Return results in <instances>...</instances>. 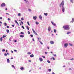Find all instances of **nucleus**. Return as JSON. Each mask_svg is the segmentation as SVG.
<instances>
[{"label":"nucleus","instance_id":"f257e3e1","mask_svg":"<svg viewBox=\"0 0 74 74\" xmlns=\"http://www.w3.org/2000/svg\"><path fill=\"white\" fill-rule=\"evenodd\" d=\"M64 1H62V2L61 3L60 5V7H62V12H64L65 10L64 7Z\"/></svg>","mask_w":74,"mask_h":74},{"label":"nucleus","instance_id":"f03ea898","mask_svg":"<svg viewBox=\"0 0 74 74\" xmlns=\"http://www.w3.org/2000/svg\"><path fill=\"white\" fill-rule=\"evenodd\" d=\"M63 28H64V29L66 30H67L70 29V28L69 27V25L64 26L63 27Z\"/></svg>","mask_w":74,"mask_h":74},{"label":"nucleus","instance_id":"7ed1b4c3","mask_svg":"<svg viewBox=\"0 0 74 74\" xmlns=\"http://www.w3.org/2000/svg\"><path fill=\"white\" fill-rule=\"evenodd\" d=\"M32 30L33 31V33H34V34H35L36 35V36H37V33L35 32V31H34V29H32Z\"/></svg>","mask_w":74,"mask_h":74},{"label":"nucleus","instance_id":"20e7f679","mask_svg":"<svg viewBox=\"0 0 74 74\" xmlns=\"http://www.w3.org/2000/svg\"><path fill=\"white\" fill-rule=\"evenodd\" d=\"M1 6L2 7H5V4L3 3L1 4Z\"/></svg>","mask_w":74,"mask_h":74},{"label":"nucleus","instance_id":"39448f33","mask_svg":"<svg viewBox=\"0 0 74 74\" xmlns=\"http://www.w3.org/2000/svg\"><path fill=\"white\" fill-rule=\"evenodd\" d=\"M47 30L48 32H50L51 30V27H50V26L48 28Z\"/></svg>","mask_w":74,"mask_h":74},{"label":"nucleus","instance_id":"423d86ee","mask_svg":"<svg viewBox=\"0 0 74 74\" xmlns=\"http://www.w3.org/2000/svg\"><path fill=\"white\" fill-rule=\"evenodd\" d=\"M33 18L34 20H36V19H37V16H33Z\"/></svg>","mask_w":74,"mask_h":74},{"label":"nucleus","instance_id":"0eeeda50","mask_svg":"<svg viewBox=\"0 0 74 74\" xmlns=\"http://www.w3.org/2000/svg\"><path fill=\"white\" fill-rule=\"evenodd\" d=\"M68 46V44L65 43L64 45V47H65L66 48H67V46Z\"/></svg>","mask_w":74,"mask_h":74},{"label":"nucleus","instance_id":"6e6552de","mask_svg":"<svg viewBox=\"0 0 74 74\" xmlns=\"http://www.w3.org/2000/svg\"><path fill=\"white\" fill-rule=\"evenodd\" d=\"M51 23H52V25L53 26H56V24H55V23H54L52 21H51Z\"/></svg>","mask_w":74,"mask_h":74},{"label":"nucleus","instance_id":"1a4fd4ad","mask_svg":"<svg viewBox=\"0 0 74 74\" xmlns=\"http://www.w3.org/2000/svg\"><path fill=\"white\" fill-rule=\"evenodd\" d=\"M39 60L40 62H42L43 60L41 58H39Z\"/></svg>","mask_w":74,"mask_h":74},{"label":"nucleus","instance_id":"9d476101","mask_svg":"<svg viewBox=\"0 0 74 74\" xmlns=\"http://www.w3.org/2000/svg\"><path fill=\"white\" fill-rule=\"evenodd\" d=\"M20 69L21 70L23 71L24 70V68L23 67H21L20 68Z\"/></svg>","mask_w":74,"mask_h":74},{"label":"nucleus","instance_id":"9b49d317","mask_svg":"<svg viewBox=\"0 0 74 74\" xmlns=\"http://www.w3.org/2000/svg\"><path fill=\"white\" fill-rule=\"evenodd\" d=\"M15 22L16 23L18 26H19V23H18L17 21L15 20Z\"/></svg>","mask_w":74,"mask_h":74},{"label":"nucleus","instance_id":"f8f14e48","mask_svg":"<svg viewBox=\"0 0 74 74\" xmlns=\"http://www.w3.org/2000/svg\"><path fill=\"white\" fill-rule=\"evenodd\" d=\"M50 43L51 44H54V42H53V41H50Z\"/></svg>","mask_w":74,"mask_h":74},{"label":"nucleus","instance_id":"ddd939ff","mask_svg":"<svg viewBox=\"0 0 74 74\" xmlns=\"http://www.w3.org/2000/svg\"><path fill=\"white\" fill-rule=\"evenodd\" d=\"M6 36H7V35H3L2 37V38H4V37H5Z\"/></svg>","mask_w":74,"mask_h":74},{"label":"nucleus","instance_id":"4468645a","mask_svg":"<svg viewBox=\"0 0 74 74\" xmlns=\"http://www.w3.org/2000/svg\"><path fill=\"white\" fill-rule=\"evenodd\" d=\"M7 63H10V60L8 58L7 59Z\"/></svg>","mask_w":74,"mask_h":74},{"label":"nucleus","instance_id":"2eb2a0df","mask_svg":"<svg viewBox=\"0 0 74 74\" xmlns=\"http://www.w3.org/2000/svg\"><path fill=\"white\" fill-rule=\"evenodd\" d=\"M30 57H31L32 58H33V57H34V55H33V54L31 55L30 56Z\"/></svg>","mask_w":74,"mask_h":74},{"label":"nucleus","instance_id":"dca6fc26","mask_svg":"<svg viewBox=\"0 0 74 74\" xmlns=\"http://www.w3.org/2000/svg\"><path fill=\"white\" fill-rule=\"evenodd\" d=\"M74 18H72V22L73 23V22H74Z\"/></svg>","mask_w":74,"mask_h":74},{"label":"nucleus","instance_id":"f3484780","mask_svg":"<svg viewBox=\"0 0 74 74\" xmlns=\"http://www.w3.org/2000/svg\"><path fill=\"white\" fill-rule=\"evenodd\" d=\"M39 18L40 19H42V16H41V15H40L39 16Z\"/></svg>","mask_w":74,"mask_h":74},{"label":"nucleus","instance_id":"a211bd4d","mask_svg":"<svg viewBox=\"0 0 74 74\" xmlns=\"http://www.w3.org/2000/svg\"><path fill=\"white\" fill-rule=\"evenodd\" d=\"M1 41H3V37H1L0 38Z\"/></svg>","mask_w":74,"mask_h":74},{"label":"nucleus","instance_id":"6ab92c4d","mask_svg":"<svg viewBox=\"0 0 74 74\" xmlns=\"http://www.w3.org/2000/svg\"><path fill=\"white\" fill-rule=\"evenodd\" d=\"M26 28H27V30H29V27H28V26H26Z\"/></svg>","mask_w":74,"mask_h":74},{"label":"nucleus","instance_id":"aec40b11","mask_svg":"<svg viewBox=\"0 0 74 74\" xmlns=\"http://www.w3.org/2000/svg\"><path fill=\"white\" fill-rule=\"evenodd\" d=\"M44 14L45 15V16H47L48 15V14L47 13H44Z\"/></svg>","mask_w":74,"mask_h":74},{"label":"nucleus","instance_id":"412c9836","mask_svg":"<svg viewBox=\"0 0 74 74\" xmlns=\"http://www.w3.org/2000/svg\"><path fill=\"white\" fill-rule=\"evenodd\" d=\"M70 33H71V32H68L66 34H70Z\"/></svg>","mask_w":74,"mask_h":74},{"label":"nucleus","instance_id":"4be33fe9","mask_svg":"<svg viewBox=\"0 0 74 74\" xmlns=\"http://www.w3.org/2000/svg\"><path fill=\"white\" fill-rule=\"evenodd\" d=\"M20 37H22V38L24 37V36H23V35H20Z\"/></svg>","mask_w":74,"mask_h":74},{"label":"nucleus","instance_id":"5701e85b","mask_svg":"<svg viewBox=\"0 0 74 74\" xmlns=\"http://www.w3.org/2000/svg\"><path fill=\"white\" fill-rule=\"evenodd\" d=\"M36 25H38V24H39V23H38V22L37 21L36 22Z\"/></svg>","mask_w":74,"mask_h":74},{"label":"nucleus","instance_id":"b1692460","mask_svg":"<svg viewBox=\"0 0 74 74\" xmlns=\"http://www.w3.org/2000/svg\"><path fill=\"white\" fill-rule=\"evenodd\" d=\"M27 23L28 26H30V24H29V22L27 21Z\"/></svg>","mask_w":74,"mask_h":74},{"label":"nucleus","instance_id":"393cba45","mask_svg":"<svg viewBox=\"0 0 74 74\" xmlns=\"http://www.w3.org/2000/svg\"><path fill=\"white\" fill-rule=\"evenodd\" d=\"M21 21H23L24 20V18H21Z\"/></svg>","mask_w":74,"mask_h":74},{"label":"nucleus","instance_id":"a878e982","mask_svg":"<svg viewBox=\"0 0 74 74\" xmlns=\"http://www.w3.org/2000/svg\"><path fill=\"white\" fill-rule=\"evenodd\" d=\"M73 1L74 0H71V2L72 3H73Z\"/></svg>","mask_w":74,"mask_h":74},{"label":"nucleus","instance_id":"bb28decb","mask_svg":"<svg viewBox=\"0 0 74 74\" xmlns=\"http://www.w3.org/2000/svg\"><path fill=\"white\" fill-rule=\"evenodd\" d=\"M20 34H24V33L23 32H21Z\"/></svg>","mask_w":74,"mask_h":74},{"label":"nucleus","instance_id":"cd10ccee","mask_svg":"<svg viewBox=\"0 0 74 74\" xmlns=\"http://www.w3.org/2000/svg\"><path fill=\"white\" fill-rule=\"evenodd\" d=\"M12 67H13L14 68V69H15V66H14L13 65H12Z\"/></svg>","mask_w":74,"mask_h":74},{"label":"nucleus","instance_id":"c85d7f7f","mask_svg":"<svg viewBox=\"0 0 74 74\" xmlns=\"http://www.w3.org/2000/svg\"><path fill=\"white\" fill-rule=\"evenodd\" d=\"M52 59H53V60H55V58H54V57H52Z\"/></svg>","mask_w":74,"mask_h":74},{"label":"nucleus","instance_id":"c756f323","mask_svg":"<svg viewBox=\"0 0 74 74\" xmlns=\"http://www.w3.org/2000/svg\"><path fill=\"white\" fill-rule=\"evenodd\" d=\"M18 16H21V13H18Z\"/></svg>","mask_w":74,"mask_h":74},{"label":"nucleus","instance_id":"7c9ffc66","mask_svg":"<svg viewBox=\"0 0 74 74\" xmlns=\"http://www.w3.org/2000/svg\"><path fill=\"white\" fill-rule=\"evenodd\" d=\"M47 62H48V63H51V62L49 60H47Z\"/></svg>","mask_w":74,"mask_h":74},{"label":"nucleus","instance_id":"2f4dec72","mask_svg":"<svg viewBox=\"0 0 74 74\" xmlns=\"http://www.w3.org/2000/svg\"><path fill=\"white\" fill-rule=\"evenodd\" d=\"M6 31H7V33H8L9 32V30H8V29Z\"/></svg>","mask_w":74,"mask_h":74},{"label":"nucleus","instance_id":"473e14b6","mask_svg":"<svg viewBox=\"0 0 74 74\" xmlns=\"http://www.w3.org/2000/svg\"><path fill=\"white\" fill-rule=\"evenodd\" d=\"M54 33H56V29H54Z\"/></svg>","mask_w":74,"mask_h":74},{"label":"nucleus","instance_id":"72a5a7b5","mask_svg":"<svg viewBox=\"0 0 74 74\" xmlns=\"http://www.w3.org/2000/svg\"><path fill=\"white\" fill-rule=\"evenodd\" d=\"M21 27H22V28H23V29H25V27H23V26H21Z\"/></svg>","mask_w":74,"mask_h":74},{"label":"nucleus","instance_id":"f704fd0d","mask_svg":"<svg viewBox=\"0 0 74 74\" xmlns=\"http://www.w3.org/2000/svg\"><path fill=\"white\" fill-rule=\"evenodd\" d=\"M27 53L28 55H30V54H31L30 52H28Z\"/></svg>","mask_w":74,"mask_h":74},{"label":"nucleus","instance_id":"c9c22d12","mask_svg":"<svg viewBox=\"0 0 74 74\" xmlns=\"http://www.w3.org/2000/svg\"><path fill=\"white\" fill-rule=\"evenodd\" d=\"M4 25L5 26H7V23H4Z\"/></svg>","mask_w":74,"mask_h":74},{"label":"nucleus","instance_id":"e433bc0d","mask_svg":"<svg viewBox=\"0 0 74 74\" xmlns=\"http://www.w3.org/2000/svg\"><path fill=\"white\" fill-rule=\"evenodd\" d=\"M48 71H51V69H48Z\"/></svg>","mask_w":74,"mask_h":74},{"label":"nucleus","instance_id":"4c0bfd02","mask_svg":"<svg viewBox=\"0 0 74 74\" xmlns=\"http://www.w3.org/2000/svg\"><path fill=\"white\" fill-rule=\"evenodd\" d=\"M4 55L5 56H7V53H5Z\"/></svg>","mask_w":74,"mask_h":74},{"label":"nucleus","instance_id":"58836bf2","mask_svg":"<svg viewBox=\"0 0 74 74\" xmlns=\"http://www.w3.org/2000/svg\"><path fill=\"white\" fill-rule=\"evenodd\" d=\"M28 10H29V11H30V12L32 11V10H31V9H28Z\"/></svg>","mask_w":74,"mask_h":74},{"label":"nucleus","instance_id":"ea45409f","mask_svg":"<svg viewBox=\"0 0 74 74\" xmlns=\"http://www.w3.org/2000/svg\"><path fill=\"white\" fill-rule=\"evenodd\" d=\"M69 44L70 46H72L73 45V44H71V43H69Z\"/></svg>","mask_w":74,"mask_h":74},{"label":"nucleus","instance_id":"a19ab883","mask_svg":"<svg viewBox=\"0 0 74 74\" xmlns=\"http://www.w3.org/2000/svg\"><path fill=\"white\" fill-rule=\"evenodd\" d=\"M7 28H8V29H9V28H10V27H9V26H8V25L7 26Z\"/></svg>","mask_w":74,"mask_h":74},{"label":"nucleus","instance_id":"79ce46f5","mask_svg":"<svg viewBox=\"0 0 74 74\" xmlns=\"http://www.w3.org/2000/svg\"><path fill=\"white\" fill-rule=\"evenodd\" d=\"M8 21H11V19H10L9 18H8Z\"/></svg>","mask_w":74,"mask_h":74},{"label":"nucleus","instance_id":"37998d69","mask_svg":"<svg viewBox=\"0 0 74 74\" xmlns=\"http://www.w3.org/2000/svg\"><path fill=\"white\" fill-rule=\"evenodd\" d=\"M28 34H30V33L29 31L28 32Z\"/></svg>","mask_w":74,"mask_h":74},{"label":"nucleus","instance_id":"c03bdc74","mask_svg":"<svg viewBox=\"0 0 74 74\" xmlns=\"http://www.w3.org/2000/svg\"><path fill=\"white\" fill-rule=\"evenodd\" d=\"M40 42L41 44L42 45V44H43L42 43V42H40Z\"/></svg>","mask_w":74,"mask_h":74},{"label":"nucleus","instance_id":"a18cd8bd","mask_svg":"<svg viewBox=\"0 0 74 74\" xmlns=\"http://www.w3.org/2000/svg\"><path fill=\"white\" fill-rule=\"evenodd\" d=\"M53 56H56V54H54L53 55Z\"/></svg>","mask_w":74,"mask_h":74},{"label":"nucleus","instance_id":"49530a36","mask_svg":"<svg viewBox=\"0 0 74 74\" xmlns=\"http://www.w3.org/2000/svg\"><path fill=\"white\" fill-rule=\"evenodd\" d=\"M30 36L32 37H33V36L32 35H30Z\"/></svg>","mask_w":74,"mask_h":74},{"label":"nucleus","instance_id":"de8ad7c7","mask_svg":"<svg viewBox=\"0 0 74 74\" xmlns=\"http://www.w3.org/2000/svg\"><path fill=\"white\" fill-rule=\"evenodd\" d=\"M2 51H3V52H4L5 51V49H3L2 50Z\"/></svg>","mask_w":74,"mask_h":74},{"label":"nucleus","instance_id":"09e8293b","mask_svg":"<svg viewBox=\"0 0 74 74\" xmlns=\"http://www.w3.org/2000/svg\"><path fill=\"white\" fill-rule=\"evenodd\" d=\"M21 23H22V25H23V22L21 21Z\"/></svg>","mask_w":74,"mask_h":74},{"label":"nucleus","instance_id":"8fccbe9b","mask_svg":"<svg viewBox=\"0 0 74 74\" xmlns=\"http://www.w3.org/2000/svg\"><path fill=\"white\" fill-rule=\"evenodd\" d=\"M3 19V17H0V19Z\"/></svg>","mask_w":74,"mask_h":74},{"label":"nucleus","instance_id":"3c124183","mask_svg":"<svg viewBox=\"0 0 74 74\" xmlns=\"http://www.w3.org/2000/svg\"><path fill=\"white\" fill-rule=\"evenodd\" d=\"M42 58H45V56H42Z\"/></svg>","mask_w":74,"mask_h":74},{"label":"nucleus","instance_id":"603ef678","mask_svg":"<svg viewBox=\"0 0 74 74\" xmlns=\"http://www.w3.org/2000/svg\"><path fill=\"white\" fill-rule=\"evenodd\" d=\"M45 54H47V53H48V52H45Z\"/></svg>","mask_w":74,"mask_h":74},{"label":"nucleus","instance_id":"864d4df0","mask_svg":"<svg viewBox=\"0 0 74 74\" xmlns=\"http://www.w3.org/2000/svg\"><path fill=\"white\" fill-rule=\"evenodd\" d=\"M14 52H17V51H16V50H14Z\"/></svg>","mask_w":74,"mask_h":74},{"label":"nucleus","instance_id":"5fc2aeb1","mask_svg":"<svg viewBox=\"0 0 74 74\" xmlns=\"http://www.w3.org/2000/svg\"><path fill=\"white\" fill-rule=\"evenodd\" d=\"M6 15H9V14H8V13H6Z\"/></svg>","mask_w":74,"mask_h":74},{"label":"nucleus","instance_id":"6e6d98bb","mask_svg":"<svg viewBox=\"0 0 74 74\" xmlns=\"http://www.w3.org/2000/svg\"><path fill=\"white\" fill-rule=\"evenodd\" d=\"M47 48H48V49H49V47L48 46Z\"/></svg>","mask_w":74,"mask_h":74},{"label":"nucleus","instance_id":"4d7b16f0","mask_svg":"<svg viewBox=\"0 0 74 74\" xmlns=\"http://www.w3.org/2000/svg\"><path fill=\"white\" fill-rule=\"evenodd\" d=\"M38 40L39 41H40V39H39V38H38Z\"/></svg>","mask_w":74,"mask_h":74},{"label":"nucleus","instance_id":"13d9d810","mask_svg":"<svg viewBox=\"0 0 74 74\" xmlns=\"http://www.w3.org/2000/svg\"><path fill=\"white\" fill-rule=\"evenodd\" d=\"M32 40L33 41H34V39H32Z\"/></svg>","mask_w":74,"mask_h":74},{"label":"nucleus","instance_id":"bf43d9fd","mask_svg":"<svg viewBox=\"0 0 74 74\" xmlns=\"http://www.w3.org/2000/svg\"><path fill=\"white\" fill-rule=\"evenodd\" d=\"M29 62H31V60H29Z\"/></svg>","mask_w":74,"mask_h":74},{"label":"nucleus","instance_id":"052dcab7","mask_svg":"<svg viewBox=\"0 0 74 74\" xmlns=\"http://www.w3.org/2000/svg\"><path fill=\"white\" fill-rule=\"evenodd\" d=\"M20 25H21V26H22V24H21V23H20Z\"/></svg>","mask_w":74,"mask_h":74},{"label":"nucleus","instance_id":"680f3d73","mask_svg":"<svg viewBox=\"0 0 74 74\" xmlns=\"http://www.w3.org/2000/svg\"><path fill=\"white\" fill-rule=\"evenodd\" d=\"M52 74H55V73H54V72H53V73H52Z\"/></svg>","mask_w":74,"mask_h":74},{"label":"nucleus","instance_id":"e2e57ef3","mask_svg":"<svg viewBox=\"0 0 74 74\" xmlns=\"http://www.w3.org/2000/svg\"><path fill=\"white\" fill-rule=\"evenodd\" d=\"M12 27H14V25H12Z\"/></svg>","mask_w":74,"mask_h":74},{"label":"nucleus","instance_id":"0e129e2a","mask_svg":"<svg viewBox=\"0 0 74 74\" xmlns=\"http://www.w3.org/2000/svg\"><path fill=\"white\" fill-rule=\"evenodd\" d=\"M0 23H2V22H1V21H0Z\"/></svg>","mask_w":74,"mask_h":74},{"label":"nucleus","instance_id":"69168bd1","mask_svg":"<svg viewBox=\"0 0 74 74\" xmlns=\"http://www.w3.org/2000/svg\"><path fill=\"white\" fill-rule=\"evenodd\" d=\"M11 59H13V58H11Z\"/></svg>","mask_w":74,"mask_h":74},{"label":"nucleus","instance_id":"338daca9","mask_svg":"<svg viewBox=\"0 0 74 74\" xmlns=\"http://www.w3.org/2000/svg\"><path fill=\"white\" fill-rule=\"evenodd\" d=\"M71 60H74V59L72 58V59H71Z\"/></svg>","mask_w":74,"mask_h":74},{"label":"nucleus","instance_id":"774afa93","mask_svg":"<svg viewBox=\"0 0 74 74\" xmlns=\"http://www.w3.org/2000/svg\"><path fill=\"white\" fill-rule=\"evenodd\" d=\"M14 42H16V40H14Z\"/></svg>","mask_w":74,"mask_h":74}]
</instances>
